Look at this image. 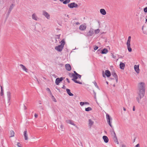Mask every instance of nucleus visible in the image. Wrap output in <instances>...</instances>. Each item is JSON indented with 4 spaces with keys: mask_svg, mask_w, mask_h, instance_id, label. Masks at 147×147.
I'll return each mask as SVG.
<instances>
[{
    "mask_svg": "<svg viewBox=\"0 0 147 147\" xmlns=\"http://www.w3.org/2000/svg\"><path fill=\"white\" fill-rule=\"evenodd\" d=\"M138 94L141 99L143 97L145 93V83L144 82H141L138 84Z\"/></svg>",
    "mask_w": 147,
    "mask_h": 147,
    "instance_id": "1",
    "label": "nucleus"
},
{
    "mask_svg": "<svg viewBox=\"0 0 147 147\" xmlns=\"http://www.w3.org/2000/svg\"><path fill=\"white\" fill-rule=\"evenodd\" d=\"M61 44L55 47V49L57 51L61 52L63 49L64 45L65 44V42L64 39H63L60 42Z\"/></svg>",
    "mask_w": 147,
    "mask_h": 147,
    "instance_id": "2",
    "label": "nucleus"
},
{
    "mask_svg": "<svg viewBox=\"0 0 147 147\" xmlns=\"http://www.w3.org/2000/svg\"><path fill=\"white\" fill-rule=\"evenodd\" d=\"M69 76L71 77H73V78L72 79V80L75 83H76L79 84H82V82L78 81L76 80L78 78L77 76L75 75L73 73H70L69 74Z\"/></svg>",
    "mask_w": 147,
    "mask_h": 147,
    "instance_id": "3",
    "label": "nucleus"
},
{
    "mask_svg": "<svg viewBox=\"0 0 147 147\" xmlns=\"http://www.w3.org/2000/svg\"><path fill=\"white\" fill-rule=\"evenodd\" d=\"M131 39V37L129 36L128 37V40L126 43L127 48L129 52H131L132 51V49L130 47V41Z\"/></svg>",
    "mask_w": 147,
    "mask_h": 147,
    "instance_id": "4",
    "label": "nucleus"
},
{
    "mask_svg": "<svg viewBox=\"0 0 147 147\" xmlns=\"http://www.w3.org/2000/svg\"><path fill=\"white\" fill-rule=\"evenodd\" d=\"M68 7L70 8H78L79 7L78 5L75 2L71 3L68 5Z\"/></svg>",
    "mask_w": 147,
    "mask_h": 147,
    "instance_id": "5",
    "label": "nucleus"
},
{
    "mask_svg": "<svg viewBox=\"0 0 147 147\" xmlns=\"http://www.w3.org/2000/svg\"><path fill=\"white\" fill-rule=\"evenodd\" d=\"M105 72V74L104 72L103 71L102 72V76L103 77L105 78V75L108 77H109L111 76V73L109 70H106Z\"/></svg>",
    "mask_w": 147,
    "mask_h": 147,
    "instance_id": "6",
    "label": "nucleus"
},
{
    "mask_svg": "<svg viewBox=\"0 0 147 147\" xmlns=\"http://www.w3.org/2000/svg\"><path fill=\"white\" fill-rule=\"evenodd\" d=\"M106 118L108 123L109 124V125L112 128V126L111 124V122H110V121L112 120V119L111 118V117H110L109 115L108 114H106Z\"/></svg>",
    "mask_w": 147,
    "mask_h": 147,
    "instance_id": "7",
    "label": "nucleus"
},
{
    "mask_svg": "<svg viewBox=\"0 0 147 147\" xmlns=\"http://www.w3.org/2000/svg\"><path fill=\"white\" fill-rule=\"evenodd\" d=\"M43 15L45 16L47 19L50 18V16L49 14L45 11H43Z\"/></svg>",
    "mask_w": 147,
    "mask_h": 147,
    "instance_id": "8",
    "label": "nucleus"
},
{
    "mask_svg": "<svg viewBox=\"0 0 147 147\" xmlns=\"http://www.w3.org/2000/svg\"><path fill=\"white\" fill-rule=\"evenodd\" d=\"M24 136L25 140H27L28 139V133L26 130L24 132Z\"/></svg>",
    "mask_w": 147,
    "mask_h": 147,
    "instance_id": "9",
    "label": "nucleus"
},
{
    "mask_svg": "<svg viewBox=\"0 0 147 147\" xmlns=\"http://www.w3.org/2000/svg\"><path fill=\"white\" fill-rule=\"evenodd\" d=\"M86 26L83 24L81 25L79 27V29L81 30L84 31L86 30Z\"/></svg>",
    "mask_w": 147,
    "mask_h": 147,
    "instance_id": "10",
    "label": "nucleus"
},
{
    "mask_svg": "<svg viewBox=\"0 0 147 147\" xmlns=\"http://www.w3.org/2000/svg\"><path fill=\"white\" fill-rule=\"evenodd\" d=\"M111 75L115 78L116 82H118V77L116 73L115 72H113L111 73Z\"/></svg>",
    "mask_w": 147,
    "mask_h": 147,
    "instance_id": "11",
    "label": "nucleus"
},
{
    "mask_svg": "<svg viewBox=\"0 0 147 147\" xmlns=\"http://www.w3.org/2000/svg\"><path fill=\"white\" fill-rule=\"evenodd\" d=\"M94 33V31L93 29H90L89 31L87 33V35L88 36H92Z\"/></svg>",
    "mask_w": 147,
    "mask_h": 147,
    "instance_id": "12",
    "label": "nucleus"
},
{
    "mask_svg": "<svg viewBox=\"0 0 147 147\" xmlns=\"http://www.w3.org/2000/svg\"><path fill=\"white\" fill-rule=\"evenodd\" d=\"M65 67L66 69L68 71H70L71 69V67L69 64H67L65 65Z\"/></svg>",
    "mask_w": 147,
    "mask_h": 147,
    "instance_id": "13",
    "label": "nucleus"
},
{
    "mask_svg": "<svg viewBox=\"0 0 147 147\" xmlns=\"http://www.w3.org/2000/svg\"><path fill=\"white\" fill-rule=\"evenodd\" d=\"M139 66L138 65H135L134 66V69L136 71V72L137 73H139Z\"/></svg>",
    "mask_w": 147,
    "mask_h": 147,
    "instance_id": "14",
    "label": "nucleus"
},
{
    "mask_svg": "<svg viewBox=\"0 0 147 147\" xmlns=\"http://www.w3.org/2000/svg\"><path fill=\"white\" fill-rule=\"evenodd\" d=\"M20 66L22 67L24 71H25L26 72H28V69L24 65L22 64H20Z\"/></svg>",
    "mask_w": 147,
    "mask_h": 147,
    "instance_id": "15",
    "label": "nucleus"
},
{
    "mask_svg": "<svg viewBox=\"0 0 147 147\" xmlns=\"http://www.w3.org/2000/svg\"><path fill=\"white\" fill-rule=\"evenodd\" d=\"M13 7H14V5H13V4H12L11 5L9 9V10H8V16L10 14L12 9H13Z\"/></svg>",
    "mask_w": 147,
    "mask_h": 147,
    "instance_id": "16",
    "label": "nucleus"
},
{
    "mask_svg": "<svg viewBox=\"0 0 147 147\" xmlns=\"http://www.w3.org/2000/svg\"><path fill=\"white\" fill-rule=\"evenodd\" d=\"M102 138L105 143H107L108 142L109 139L107 136H103L102 137Z\"/></svg>",
    "mask_w": 147,
    "mask_h": 147,
    "instance_id": "17",
    "label": "nucleus"
},
{
    "mask_svg": "<svg viewBox=\"0 0 147 147\" xmlns=\"http://www.w3.org/2000/svg\"><path fill=\"white\" fill-rule=\"evenodd\" d=\"M100 13L102 15H105L106 14V12L105 9H101L100 10Z\"/></svg>",
    "mask_w": 147,
    "mask_h": 147,
    "instance_id": "18",
    "label": "nucleus"
},
{
    "mask_svg": "<svg viewBox=\"0 0 147 147\" xmlns=\"http://www.w3.org/2000/svg\"><path fill=\"white\" fill-rule=\"evenodd\" d=\"M32 18L33 20H37L38 19L37 16L36 15V14L35 13L32 14Z\"/></svg>",
    "mask_w": 147,
    "mask_h": 147,
    "instance_id": "19",
    "label": "nucleus"
},
{
    "mask_svg": "<svg viewBox=\"0 0 147 147\" xmlns=\"http://www.w3.org/2000/svg\"><path fill=\"white\" fill-rule=\"evenodd\" d=\"M125 66V64L124 63L121 62L120 64V67L121 69H123Z\"/></svg>",
    "mask_w": 147,
    "mask_h": 147,
    "instance_id": "20",
    "label": "nucleus"
},
{
    "mask_svg": "<svg viewBox=\"0 0 147 147\" xmlns=\"http://www.w3.org/2000/svg\"><path fill=\"white\" fill-rule=\"evenodd\" d=\"M66 91H67V93L68 94V95L70 96H73V94L71 92L70 90L68 88L66 89Z\"/></svg>",
    "mask_w": 147,
    "mask_h": 147,
    "instance_id": "21",
    "label": "nucleus"
},
{
    "mask_svg": "<svg viewBox=\"0 0 147 147\" xmlns=\"http://www.w3.org/2000/svg\"><path fill=\"white\" fill-rule=\"evenodd\" d=\"M108 52L107 49L106 48H104L101 51V53L102 54H106Z\"/></svg>",
    "mask_w": 147,
    "mask_h": 147,
    "instance_id": "22",
    "label": "nucleus"
},
{
    "mask_svg": "<svg viewBox=\"0 0 147 147\" xmlns=\"http://www.w3.org/2000/svg\"><path fill=\"white\" fill-rule=\"evenodd\" d=\"M66 122L67 123H69L74 125H75V124L74 123L73 121L71 120H68L66 121Z\"/></svg>",
    "mask_w": 147,
    "mask_h": 147,
    "instance_id": "23",
    "label": "nucleus"
},
{
    "mask_svg": "<svg viewBox=\"0 0 147 147\" xmlns=\"http://www.w3.org/2000/svg\"><path fill=\"white\" fill-rule=\"evenodd\" d=\"M59 80L60 79L59 78H57L56 79L55 83V84L57 85H59V83L61 82Z\"/></svg>",
    "mask_w": 147,
    "mask_h": 147,
    "instance_id": "24",
    "label": "nucleus"
},
{
    "mask_svg": "<svg viewBox=\"0 0 147 147\" xmlns=\"http://www.w3.org/2000/svg\"><path fill=\"white\" fill-rule=\"evenodd\" d=\"M88 122L89 125L90 126H92L94 123V122L90 119L89 120Z\"/></svg>",
    "mask_w": 147,
    "mask_h": 147,
    "instance_id": "25",
    "label": "nucleus"
},
{
    "mask_svg": "<svg viewBox=\"0 0 147 147\" xmlns=\"http://www.w3.org/2000/svg\"><path fill=\"white\" fill-rule=\"evenodd\" d=\"M7 93L8 99L9 101L11 98V93L9 92H7Z\"/></svg>",
    "mask_w": 147,
    "mask_h": 147,
    "instance_id": "26",
    "label": "nucleus"
},
{
    "mask_svg": "<svg viewBox=\"0 0 147 147\" xmlns=\"http://www.w3.org/2000/svg\"><path fill=\"white\" fill-rule=\"evenodd\" d=\"M70 1V0H65L63 2V3L64 4H66L69 3Z\"/></svg>",
    "mask_w": 147,
    "mask_h": 147,
    "instance_id": "27",
    "label": "nucleus"
},
{
    "mask_svg": "<svg viewBox=\"0 0 147 147\" xmlns=\"http://www.w3.org/2000/svg\"><path fill=\"white\" fill-rule=\"evenodd\" d=\"M10 134H11V137H13L14 136V132L13 131H10Z\"/></svg>",
    "mask_w": 147,
    "mask_h": 147,
    "instance_id": "28",
    "label": "nucleus"
},
{
    "mask_svg": "<svg viewBox=\"0 0 147 147\" xmlns=\"http://www.w3.org/2000/svg\"><path fill=\"white\" fill-rule=\"evenodd\" d=\"M92 110V109L90 107H88L85 108V111H89Z\"/></svg>",
    "mask_w": 147,
    "mask_h": 147,
    "instance_id": "29",
    "label": "nucleus"
},
{
    "mask_svg": "<svg viewBox=\"0 0 147 147\" xmlns=\"http://www.w3.org/2000/svg\"><path fill=\"white\" fill-rule=\"evenodd\" d=\"M136 100H137V101L139 103H140V100L141 99L140 98V96H139V95L138 94V96L136 98Z\"/></svg>",
    "mask_w": 147,
    "mask_h": 147,
    "instance_id": "30",
    "label": "nucleus"
},
{
    "mask_svg": "<svg viewBox=\"0 0 147 147\" xmlns=\"http://www.w3.org/2000/svg\"><path fill=\"white\" fill-rule=\"evenodd\" d=\"M113 133L114 134V137L116 138V140H117V144H119L118 143V142L117 141V138L116 136V135L115 133V131H114L113 129Z\"/></svg>",
    "mask_w": 147,
    "mask_h": 147,
    "instance_id": "31",
    "label": "nucleus"
},
{
    "mask_svg": "<svg viewBox=\"0 0 147 147\" xmlns=\"http://www.w3.org/2000/svg\"><path fill=\"white\" fill-rule=\"evenodd\" d=\"M52 95V98L53 100L55 102H57V100H56V99H55V98L54 97V96L52 95V94H51Z\"/></svg>",
    "mask_w": 147,
    "mask_h": 147,
    "instance_id": "32",
    "label": "nucleus"
},
{
    "mask_svg": "<svg viewBox=\"0 0 147 147\" xmlns=\"http://www.w3.org/2000/svg\"><path fill=\"white\" fill-rule=\"evenodd\" d=\"M100 30L99 29H98L95 30V34H98L99 33Z\"/></svg>",
    "mask_w": 147,
    "mask_h": 147,
    "instance_id": "33",
    "label": "nucleus"
},
{
    "mask_svg": "<svg viewBox=\"0 0 147 147\" xmlns=\"http://www.w3.org/2000/svg\"><path fill=\"white\" fill-rule=\"evenodd\" d=\"M1 93L0 95L1 96H3V89H2V86H1Z\"/></svg>",
    "mask_w": 147,
    "mask_h": 147,
    "instance_id": "34",
    "label": "nucleus"
},
{
    "mask_svg": "<svg viewBox=\"0 0 147 147\" xmlns=\"http://www.w3.org/2000/svg\"><path fill=\"white\" fill-rule=\"evenodd\" d=\"M60 34L56 35V38L59 39L60 38Z\"/></svg>",
    "mask_w": 147,
    "mask_h": 147,
    "instance_id": "35",
    "label": "nucleus"
},
{
    "mask_svg": "<svg viewBox=\"0 0 147 147\" xmlns=\"http://www.w3.org/2000/svg\"><path fill=\"white\" fill-rule=\"evenodd\" d=\"M144 11L145 13L147 12V6L144 8Z\"/></svg>",
    "mask_w": 147,
    "mask_h": 147,
    "instance_id": "36",
    "label": "nucleus"
},
{
    "mask_svg": "<svg viewBox=\"0 0 147 147\" xmlns=\"http://www.w3.org/2000/svg\"><path fill=\"white\" fill-rule=\"evenodd\" d=\"M80 105L81 106H83L84 105V102H80Z\"/></svg>",
    "mask_w": 147,
    "mask_h": 147,
    "instance_id": "37",
    "label": "nucleus"
},
{
    "mask_svg": "<svg viewBox=\"0 0 147 147\" xmlns=\"http://www.w3.org/2000/svg\"><path fill=\"white\" fill-rule=\"evenodd\" d=\"M65 78L61 77L60 78H59L60 79V80L61 81H62Z\"/></svg>",
    "mask_w": 147,
    "mask_h": 147,
    "instance_id": "38",
    "label": "nucleus"
},
{
    "mask_svg": "<svg viewBox=\"0 0 147 147\" xmlns=\"http://www.w3.org/2000/svg\"><path fill=\"white\" fill-rule=\"evenodd\" d=\"M18 146V147H22L21 146V144L19 142H18L17 144Z\"/></svg>",
    "mask_w": 147,
    "mask_h": 147,
    "instance_id": "39",
    "label": "nucleus"
},
{
    "mask_svg": "<svg viewBox=\"0 0 147 147\" xmlns=\"http://www.w3.org/2000/svg\"><path fill=\"white\" fill-rule=\"evenodd\" d=\"M47 90L48 91H49L50 93V94H51V90H50V89H49V88H47Z\"/></svg>",
    "mask_w": 147,
    "mask_h": 147,
    "instance_id": "40",
    "label": "nucleus"
},
{
    "mask_svg": "<svg viewBox=\"0 0 147 147\" xmlns=\"http://www.w3.org/2000/svg\"><path fill=\"white\" fill-rule=\"evenodd\" d=\"M98 47L97 46H96L94 48V49L95 50H96L98 49Z\"/></svg>",
    "mask_w": 147,
    "mask_h": 147,
    "instance_id": "41",
    "label": "nucleus"
},
{
    "mask_svg": "<svg viewBox=\"0 0 147 147\" xmlns=\"http://www.w3.org/2000/svg\"><path fill=\"white\" fill-rule=\"evenodd\" d=\"M74 74L75 75H76L77 76V75H78V74L75 71H74Z\"/></svg>",
    "mask_w": 147,
    "mask_h": 147,
    "instance_id": "42",
    "label": "nucleus"
},
{
    "mask_svg": "<svg viewBox=\"0 0 147 147\" xmlns=\"http://www.w3.org/2000/svg\"><path fill=\"white\" fill-rule=\"evenodd\" d=\"M77 77H78V78H79L80 79L81 76L80 75L78 74V75H77Z\"/></svg>",
    "mask_w": 147,
    "mask_h": 147,
    "instance_id": "43",
    "label": "nucleus"
},
{
    "mask_svg": "<svg viewBox=\"0 0 147 147\" xmlns=\"http://www.w3.org/2000/svg\"><path fill=\"white\" fill-rule=\"evenodd\" d=\"M111 54L112 55V57L113 58H115L116 57V56H114L113 54L112 53H111Z\"/></svg>",
    "mask_w": 147,
    "mask_h": 147,
    "instance_id": "44",
    "label": "nucleus"
},
{
    "mask_svg": "<svg viewBox=\"0 0 147 147\" xmlns=\"http://www.w3.org/2000/svg\"><path fill=\"white\" fill-rule=\"evenodd\" d=\"M135 147H140L139 144H137L135 146Z\"/></svg>",
    "mask_w": 147,
    "mask_h": 147,
    "instance_id": "45",
    "label": "nucleus"
},
{
    "mask_svg": "<svg viewBox=\"0 0 147 147\" xmlns=\"http://www.w3.org/2000/svg\"><path fill=\"white\" fill-rule=\"evenodd\" d=\"M84 105H89V103L87 102H84Z\"/></svg>",
    "mask_w": 147,
    "mask_h": 147,
    "instance_id": "46",
    "label": "nucleus"
},
{
    "mask_svg": "<svg viewBox=\"0 0 147 147\" xmlns=\"http://www.w3.org/2000/svg\"><path fill=\"white\" fill-rule=\"evenodd\" d=\"M38 115L37 114L35 113V114H34V117H36V118H37V117H38Z\"/></svg>",
    "mask_w": 147,
    "mask_h": 147,
    "instance_id": "47",
    "label": "nucleus"
},
{
    "mask_svg": "<svg viewBox=\"0 0 147 147\" xmlns=\"http://www.w3.org/2000/svg\"><path fill=\"white\" fill-rule=\"evenodd\" d=\"M66 80L68 83H70V81H69V79L68 78H66Z\"/></svg>",
    "mask_w": 147,
    "mask_h": 147,
    "instance_id": "48",
    "label": "nucleus"
},
{
    "mask_svg": "<svg viewBox=\"0 0 147 147\" xmlns=\"http://www.w3.org/2000/svg\"><path fill=\"white\" fill-rule=\"evenodd\" d=\"M60 128L62 130H63V127L62 125H61L60 126Z\"/></svg>",
    "mask_w": 147,
    "mask_h": 147,
    "instance_id": "49",
    "label": "nucleus"
},
{
    "mask_svg": "<svg viewBox=\"0 0 147 147\" xmlns=\"http://www.w3.org/2000/svg\"><path fill=\"white\" fill-rule=\"evenodd\" d=\"M94 85L95 86H96L97 85L95 81L94 82Z\"/></svg>",
    "mask_w": 147,
    "mask_h": 147,
    "instance_id": "50",
    "label": "nucleus"
},
{
    "mask_svg": "<svg viewBox=\"0 0 147 147\" xmlns=\"http://www.w3.org/2000/svg\"><path fill=\"white\" fill-rule=\"evenodd\" d=\"M62 88L63 89H65V87L64 85H63V87H62Z\"/></svg>",
    "mask_w": 147,
    "mask_h": 147,
    "instance_id": "51",
    "label": "nucleus"
},
{
    "mask_svg": "<svg viewBox=\"0 0 147 147\" xmlns=\"http://www.w3.org/2000/svg\"><path fill=\"white\" fill-rule=\"evenodd\" d=\"M133 111H135V107L134 106L133 107Z\"/></svg>",
    "mask_w": 147,
    "mask_h": 147,
    "instance_id": "52",
    "label": "nucleus"
},
{
    "mask_svg": "<svg viewBox=\"0 0 147 147\" xmlns=\"http://www.w3.org/2000/svg\"><path fill=\"white\" fill-rule=\"evenodd\" d=\"M24 109L25 110L27 108H26V106L25 105H24Z\"/></svg>",
    "mask_w": 147,
    "mask_h": 147,
    "instance_id": "53",
    "label": "nucleus"
},
{
    "mask_svg": "<svg viewBox=\"0 0 147 147\" xmlns=\"http://www.w3.org/2000/svg\"><path fill=\"white\" fill-rule=\"evenodd\" d=\"M122 147H126V146L124 145V144H122Z\"/></svg>",
    "mask_w": 147,
    "mask_h": 147,
    "instance_id": "54",
    "label": "nucleus"
},
{
    "mask_svg": "<svg viewBox=\"0 0 147 147\" xmlns=\"http://www.w3.org/2000/svg\"><path fill=\"white\" fill-rule=\"evenodd\" d=\"M76 24L77 25H79L80 24V23L79 22H77L76 23Z\"/></svg>",
    "mask_w": 147,
    "mask_h": 147,
    "instance_id": "55",
    "label": "nucleus"
},
{
    "mask_svg": "<svg viewBox=\"0 0 147 147\" xmlns=\"http://www.w3.org/2000/svg\"><path fill=\"white\" fill-rule=\"evenodd\" d=\"M123 109L124 111H126V109L125 107H123Z\"/></svg>",
    "mask_w": 147,
    "mask_h": 147,
    "instance_id": "56",
    "label": "nucleus"
},
{
    "mask_svg": "<svg viewBox=\"0 0 147 147\" xmlns=\"http://www.w3.org/2000/svg\"><path fill=\"white\" fill-rule=\"evenodd\" d=\"M56 89H57L59 91H60V89L57 87H56Z\"/></svg>",
    "mask_w": 147,
    "mask_h": 147,
    "instance_id": "57",
    "label": "nucleus"
},
{
    "mask_svg": "<svg viewBox=\"0 0 147 147\" xmlns=\"http://www.w3.org/2000/svg\"><path fill=\"white\" fill-rule=\"evenodd\" d=\"M144 26H142V30H144Z\"/></svg>",
    "mask_w": 147,
    "mask_h": 147,
    "instance_id": "58",
    "label": "nucleus"
},
{
    "mask_svg": "<svg viewBox=\"0 0 147 147\" xmlns=\"http://www.w3.org/2000/svg\"><path fill=\"white\" fill-rule=\"evenodd\" d=\"M97 88L99 89V87L97 85L96 86H95Z\"/></svg>",
    "mask_w": 147,
    "mask_h": 147,
    "instance_id": "59",
    "label": "nucleus"
},
{
    "mask_svg": "<svg viewBox=\"0 0 147 147\" xmlns=\"http://www.w3.org/2000/svg\"><path fill=\"white\" fill-rule=\"evenodd\" d=\"M97 88L99 89V87L97 85L96 86H95Z\"/></svg>",
    "mask_w": 147,
    "mask_h": 147,
    "instance_id": "60",
    "label": "nucleus"
},
{
    "mask_svg": "<svg viewBox=\"0 0 147 147\" xmlns=\"http://www.w3.org/2000/svg\"><path fill=\"white\" fill-rule=\"evenodd\" d=\"M93 92L95 95V96L96 94L95 92H94V90L93 91Z\"/></svg>",
    "mask_w": 147,
    "mask_h": 147,
    "instance_id": "61",
    "label": "nucleus"
},
{
    "mask_svg": "<svg viewBox=\"0 0 147 147\" xmlns=\"http://www.w3.org/2000/svg\"><path fill=\"white\" fill-rule=\"evenodd\" d=\"M98 23L99 24V25H100V21H98Z\"/></svg>",
    "mask_w": 147,
    "mask_h": 147,
    "instance_id": "62",
    "label": "nucleus"
},
{
    "mask_svg": "<svg viewBox=\"0 0 147 147\" xmlns=\"http://www.w3.org/2000/svg\"><path fill=\"white\" fill-rule=\"evenodd\" d=\"M146 17L147 18V19H146V22H147V16H146Z\"/></svg>",
    "mask_w": 147,
    "mask_h": 147,
    "instance_id": "63",
    "label": "nucleus"
},
{
    "mask_svg": "<svg viewBox=\"0 0 147 147\" xmlns=\"http://www.w3.org/2000/svg\"><path fill=\"white\" fill-rule=\"evenodd\" d=\"M39 103L40 104H41V101H39Z\"/></svg>",
    "mask_w": 147,
    "mask_h": 147,
    "instance_id": "64",
    "label": "nucleus"
}]
</instances>
